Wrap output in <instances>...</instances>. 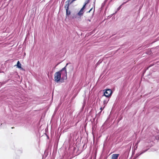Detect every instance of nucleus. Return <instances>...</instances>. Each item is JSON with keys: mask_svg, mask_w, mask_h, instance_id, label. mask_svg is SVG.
Returning a JSON list of instances; mask_svg holds the SVG:
<instances>
[{"mask_svg": "<svg viewBox=\"0 0 159 159\" xmlns=\"http://www.w3.org/2000/svg\"><path fill=\"white\" fill-rule=\"evenodd\" d=\"M68 65V63H67L65 67L55 73L54 80L55 82L58 83L61 80H63L67 79V72L66 67Z\"/></svg>", "mask_w": 159, "mask_h": 159, "instance_id": "nucleus-1", "label": "nucleus"}, {"mask_svg": "<svg viewBox=\"0 0 159 159\" xmlns=\"http://www.w3.org/2000/svg\"><path fill=\"white\" fill-rule=\"evenodd\" d=\"M112 93V92L110 89H107L104 93V95L106 97H108L111 96Z\"/></svg>", "mask_w": 159, "mask_h": 159, "instance_id": "nucleus-2", "label": "nucleus"}, {"mask_svg": "<svg viewBox=\"0 0 159 159\" xmlns=\"http://www.w3.org/2000/svg\"><path fill=\"white\" fill-rule=\"evenodd\" d=\"M70 0H67L66 2V5L65 7V8L66 10L69 9V7L70 5L74 2L72 0L71 1H70Z\"/></svg>", "mask_w": 159, "mask_h": 159, "instance_id": "nucleus-3", "label": "nucleus"}, {"mask_svg": "<svg viewBox=\"0 0 159 159\" xmlns=\"http://www.w3.org/2000/svg\"><path fill=\"white\" fill-rule=\"evenodd\" d=\"M87 3H85L83 6V7L81 8V10L78 13V15L79 16L82 15L84 13V10L85 8V6Z\"/></svg>", "mask_w": 159, "mask_h": 159, "instance_id": "nucleus-4", "label": "nucleus"}, {"mask_svg": "<svg viewBox=\"0 0 159 159\" xmlns=\"http://www.w3.org/2000/svg\"><path fill=\"white\" fill-rule=\"evenodd\" d=\"M119 155V154H113L112 155L111 159H117Z\"/></svg>", "mask_w": 159, "mask_h": 159, "instance_id": "nucleus-5", "label": "nucleus"}, {"mask_svg": "<svg viewBox=\"0 0 159 159\" xmlns=\"http://www.w3.org/2000/svg\"><path fill=\"white\" fill-rule=\"evenodd\" d=\"M16 66L18 68H21V65L20 63V61H18L17 63Z\"/></svg>", "mask_w": 159, "mask_h": 159, "instance_id": "nucleus-6", "label": "nucleus"}, {"mask_svg": "<svg viewBox=\"0 0 159 159\" xmlns=\"http://www.w3.org/2000/svg\"><path fill=\"white\" fill-rule=\"evenodd\" d=\"M66 16H69L70 15L71 12L69 10V9H66Z\"/></svg>", "mask_w": 159, "mask_h": 159, "instance_id": "nucleus-7", "label": "nucleus"}, {"mask_svg": "<svg viewBox=\"0 0 159 159\" xmlns=\"http://www.w3.org/2000/svg\"><path fill=\"white\" fill-rule=\"evenodd\" d=\"M92 9H93V8H91L90 10L88 11V12H90L91 11H92Z\"/></svg>", "mask_w": 159, "mask_h": 159, "instance_id": "nucleus-8", "label": "nucleus"}, {"mask_svg": "<svg viewBox=\"0 0 159 159\" xmlns=\"http://www.w3.org/2000/svg\"><path fill=\"white\" fill-rule=\"evenodd\" d=\"M88 20L89 21H90V20Z\"/></svg>", "mask_w": 159, "mask_h": 159, "instance_id": "nucleus-9", "label": "nucleus"}, {"mask_svg": "<svg viewBox=\"0 0 159 159\" xmlns=\"http://www.w3.org/2000/svg\"><path fill=\"white\" fill-rule=\"evenodd\" d=\"M100 110L102 109V107H101V108H100Z\"/></svg>", "mask_w": 159, "mask_h": 159, "instance_id": "nucleus-10", "label": "nucleus"}, {"mask_svg": "<svg viewBox=\"0 0 159 159\" xmlns=\"http://www.w3.org/2000/svg\"><path fill=\"white\" fill-rule=\"evenodd\" d=\"M14 128V127H12L11 128H12V129H13V128Z\"/></svg>", "mask_w": 159, "mask_h": 159, "instance_id": "nucleus-11", "label": "nucleus"}, {"mask_svg": "<svg viewBox=\"0 0 159 159\" xmlns=\"http://www.w3.org/2000/svg\"><path fill=\"white\" fill-rule=\"evenodd\" d=\"M147 151V150H146L144 152L146 151Z\"/></svg>", "mask_w": 159, "mask_h": 159, "instance_id": "nucleus-12", "label": "nucleus"}]
</instances>
